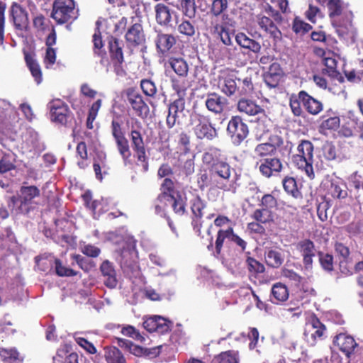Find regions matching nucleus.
I'll return each mask as SVG.
<instances>
[{
  "instance_id": "15",
  "label": "nucleus",
  "mask_w": 363,
  "mask_h": 363,
  "mask_svg": "<svg viewBox=\"0 0 363 363\" xmlns=\"http://www.w3.org/2000/svg\"><path fill=\"white\" fill-rule=\"evenodd\" d=\"M128 101L138 116L143 118L147 116L150 112L149 106L140 94L134 91L128 92Z\"/></svg>"
},
{
  "instance_id": "6",
  "label": "nucleus",
  "mask_w": 363,
  "mask_h": 363,
  "mask_svg": "<svg viewBox=\"0 0 363 363\" xmlns=\"http://www.w3.org/2000/svg\"><path fill=\"white\" fill-rule=\"evenodd\" d=\"M227 131L230 135L233 144L240 145L247 136V125L240 116H233L228 122Z\"/></svg>"
},
{
  "instance_id": "7",
  "label": "nucleus",
  "mask_w": 363,
  "mask_h": 363,
  "mask_svg": "<svg viewBox=\"0 0 363 363\" xmlns=\"http://www.w3.org/2000/svg\"><path fill=\"white\" fill-rule=\"evenodd\" d=\"M172 89L177 94L178 99L169 104L168 112L178 117L179 113H182L184 110L186 84L182 80L172 79Z\"/></svg>"
},
{
  "instance_id": "3",
  "label": "nucleus",
  "mask_w": 363,
  "mask_h": 363,
  "mask_svg": "<svg viewBox=\"0 0 363 363\" xmlns=\"http://www.w3.org/2000/svg\"><path fill=\"white\" fill-rule=\"evenodd\" d=\"M52 17L62 24L77 18V11L73 0H55L53 3Z\"/></svg>"
},
{
  "instance_id": "29",
  "label": "nucleus",
  "mask_w": 363,
  "mask_h": 363,
  "mask_svg": "<svg viewBox=\"0 0 363 363\" xmlns=\"http://www.w3.org/2000/svg\"><path fill=\"white\" fill-rule=\"evenodd\" d=\"M135 256V251L133 244H130L127 248H123L121 252V264L123 268H134L137 267L135 263L134 257Z\"/></svg>"
},
{
  "instance_id": "16",
  "label": "nucleus",
  "mask_w": 363,
  "mask_h": 363,
  "mask_svg": "<svg viewBox=\"0 0 363 363\" xmlns=\"http://www.w3.org/2000/svg\"><path fill=\"white\" fill-rule=\"evenodd\" d=\"M271 143H264L257 145L254 150V157H266L274 154L277 147L283 145L284 140L279 136H274L270 139Z\"/></svg>"
},
{
  "instance_id": "13",
  "label": "nucleus",
  "mask_w": 363,
  "mask_h": 363,
  "mask_svg": "<svg viewBox=\"0 0 363 363\" xmlns=\"http://www.w3.org/2000/svg\"><path fill=\"white\" fill-rule=\"evenodd\" d=\"M51 120L61 124H66L69 118L67 106L60 99H55L48 104Z\"/></svg>"
},
{
  "instance_id": "18",
  "label": "nucleus",
  "mask_w": 363,
  "mask_h": 363,
  "mask_svg": "<svg viewBox=\"0 0 363 363\" xmlns=\"http://www.w3.org/2000/svg\"><path fill=\"white\" fill-rule=\"evenodd\" d=\"M257 167L263 176L270 177L274 173L280 172L283 166L279 159L270 158L260 160Z\"/></svg>"
},
{
  "instance_id": "49",
  "label": "nucleus",
  "mask_w": 363,
  "mask_h": 363,
  "mask_svg": "<svg viewBox=\"0 0 363 363\" xmlns=\"http://www.w3.org/2000/svg\"><path fill=\"white\" fill-rule=\"evenodd\" d=\"M77 154L82 159L81 161H78V162H77L78 166L82 169L85 168L88 165V164L86 162L87 150H86V145L85 142H81L77 145Z\"/></svg>"
},
{
  "instance_id": "41",
  "label": "nucleus",
  "mask_w": 363,
  "mask_h": 363,
  "mask_svg": "<svg viewBox=\"0 0 363 363\" xmlns=\"http://www.w3.org/2000/svg\"><path fill=\"white\" fill-rule=\"evenodd\" d=\"M118 150L121 155L124 163L126 164L131 155L128 142L125 137L115 140Z\"/></svg>"
},
{
  "instance_id": "58",
  "label": "nucleus",
  "mask_w": 363,
  "mask_h": 363,
  "mask_svg": "<svg viewBox=\"0 0 363 363\" xmlns=\"http://www.w3.org/2000/svg\"><path fill=\"white\" fill-rule=\"evenodd\" d=\"M178 30L181 34L193 36L195 33V27L189 21H184L178 26Z\"/></svg>"
},
{
  "instance_id": "24",
  "label": "nucleus",
  "mask_w": 363,
  "mask_h": 363,
  "mask_svg": "<svg viewBox=\"0 0 363 363\" xmlns=\"http://www.w3.org/2000/svg\"><path fill=\"white\" fill-rule=\"evenodd\" d=\"M158 201L164 205L171 206L174 211L178 214H183L185 211V203L182 198L178 195L158 196Z\"/></svg>"
},
{
  "instance_id": "57",
  "label": "nucleus",
  "mask_w": 363,
  "mask_h": 363,
  "mask_svg": "<svg viewBox=\"0 0 363 363\" xmlns=\"http://www.w3.org/2000/svg\"><path fill=\"white\" fill-rule=\"evenodd\" d=\"M14 167L15 165L10 155H5L0 159V173L7 172Z\"/></svg>"
},
{
  "instance_id": "32",
  "label": "nucleus",
  "mask_w": 363,
  "mask_h": 363,
  "mask_svg": "<svg viewBox=\"0 0 363 363\" xmlns=\"http://www.w3.org/2000/svg\"><path fill=\"white\" fill-rule=\"evenodd\" d=\"M226 25V22L219 24L217 21H212L211 26L213 29V32L219 35L220 40L224 45H231L233 43L231 35L233 34L227 30Z\"/></svg>"
},
{
  "instance_id": "46",
  "label": "nucleus",
  "mask_w": 363,
  "mask_h": 363,
  "mask_svg": "<svg viewBox=\"0 0 363 363\" xmlns=\"http://www.w3.org/2000/svg\"><path fill=\"white\" fill-rule=\"evenodd\" d=\"M252 218L261 223H267L272 220V214L270 210L267 208L257 209L252 215Z\"/></svg>"
},
{
  "instance_id": "36",
  "label": "nucleus",
  "mask_w": 363,
  "mask_h": 363,
  "mask_svg": "<svg viewBox=\"0 0 363 363\" xmlns=\"http://www.w3.org/2000/svg\"><path fill=\"white\" fill-rule=\"evenodd\" d=\"M20 200L22 204H28L40 195V190L35 186H22L20 190Z\"/></svg>"
},
{
  "instance_id": "20",
  "label": "nucleus",
  "mask_w": 363,
  "mask_h": 363,
  "mask_svg": "<svg viewBox=\"0 0 363 363\" xmlns=\"http://www.w3.org/2000/svg\"><path fill=\"white\" fill-rule=\"evenodd\" d=\"M133 147L136 152L138 161L143 162L145 171L147 170V163L145 162V150L141 134L137 130H132L130 133Z\"/></svg>"
},
{
  "instance_id": "11",
  "label": "nucleus",
  "mask_w": 363,
  "mask_h": 363,
  "mask_svg": "<svg viewBox=\"0 0 363 363\" xmlns=\"http://www.w3.org/2000/svg\"><path fill=\"white\" fill-rule=\"evenodd\" d=\"M352 18L334 19L332 21V25L335 29L338 36L346 41L354 43L355 41L357 31L352 24Z\"/></svg>"
},
{
  "instance_id": "38",
  "label": "nucleus",
  "mask_w": 363,
  "mask_h": 363,
  "mask_svg": "<svg viewBox=\"0 0 363 363\" xmlns=\"http://www.w3.org/2000/svg\"><path fill=\"white\" fill-rule=\"evenodd\" d=\"M289 297V291L286 286L281 283H276L272 288V301H284Z\"/></svg>"
},
{
  "instance_id": "25",
  "label": "nucleus",
  "mask_w": 363,
  "mask_h": 363,
  "mask_svg": "<svg viewBox=\"0 0 363 363\" xmlns=\"http://www.w3.org/2000/svg\"><path fill=\"white\" fill-rule=\"evenodd\" d=\"M299 99L305 108L311 114H318L323 109L322 104L304 91L299 92Z\"/></svg>"
},
{
  "instance_id": "31",
  "label": "nucleus",
  "mask_w": 363,
  "mask_h": 363,
  "mask_svg": "<svg viewBox=\"0 0 363 363\" xmlns=\"http://www.w3.org/2000/svg\"><path fill=\"white\" fill-rule=\"evenodd\" d=\"M25 60L35 81L38 84H40L43 80L40 66L30 53H25Z\"/></svg>"
},
{
  "instance_id": "61",
  "label": "nucleus",
  "mask_w": 363,
  "mask_h": 363,
  "mask_svg": "<svg viewBox=\"0 0 363 363\" xmlns=\"http://www.w3.org/2000/svg\"><path fill=\"white\" fill-rule=\"evenodd\" d=\"M56 61V51L52 48H47L44 57V64L46 68L52 67Z\"/></svg>"
},
{
  "instance_id": "62",
  "label": "nucleus",
  "mask_w": 363,
  "mask_h": 363,
  "mask_svg": "<svg viewBox=\"0 0 363 363\" xmlns=\"http://www.w3.org/2000/svg\"><path fill=\"white\" fill-rule=\"evenodd\" d=\"M123 335L130 337L135 340L143 341L144 337L131 325H126L121 330Z\"/></svg>"
},
{
  "instance_id": "21",
  "label": "nucleus",
  "mask_w": 363,
  "mask_h": 363,
  "mask_svg": "<svg viewBox=\"0 0 363 363\" xmlns=\"http://www.w3.org/2000/svg\"><path fill=\"white\" fill-rule=\"evenodd\" d=\"M238 110L248 116L262 114L264 118L267 119L264 110L250 99H240L238 103Z\"/></svg>"
},
{
  "instance_id": "59",
  "label": "nucleus",
  "mask_w": 363,
  "mask_h": 363,
  "mask_svg": "<svg viewBox=\"0 0 363 363\" xmlns=\"http://www.w3.org/2000/svg\"><path fill=\"white\" fill-rule=\"evenodd\" d=\"M172 325L171 321L157 315V330L156 333L160 334H164L169 331Z\"/></svg>"
},
{
  "instance_id": "47",
  "label": "nucleus",
  "mask_w": 363,
  "mask_h": 363,
  "mask_svg": "<svg viewBox=\"0 0 363 363\" xmlns=\"http://www.w3.org/2000/svg\"><path fill=\"white\" fill-rule=\"evenodd\" d=\"M228 7V0H213L211 8V13L215 18H217L219 15H221Z\"/></svg>"
},
{
  "instance_id": "33",
  "label": "nucleus",
  "mask_w": 363,
  "mask_h": 363,
  "mask_svg": "<svg viewBox=\"0 0 363 363\" xmlns=\"http://www.w3.org/2000/svg\"><path fill=\"white\" fill-rule=\"evenodd\" d=\"M104 357L107 363H126L123 354L116 347H104Z\"/></svg>"
},
{
  "instance_id": "19",
  "label": "nucleus",
  "mask_w": 363,
  "mask_h": 363,
  "mask_svg": "<svg viewBox=\"0 0 363 363\" xmlns=\"http://www.w3.org/2000/svg\"><path fill=\"white\" fill-rule=\"evenodd\" d=\"M100 271L104 277V284L110 289L116 288L118 280L113 264L108 260L104 261L100 266Z\"/></svg>"
},
{
  "instance_id": "30",
  "label": "nucleus",
  "mask_w": 363,
  "mask_h": 363,
  "mask_svg": "<svg viewBox=\"0 0 363 363\" xmlns=\"http://www.w3.org/2000/svg\"><path fill=\"white\" fill-rule=\"evenodd\" d=\"M175 43L174 37L170 34L159 33L155 39L157 48L162 53L169 51Z\"/></svg>"
},
{
  "instance_id": "63",
  "label": "nucleus",
  "mask_w": 363,
  "mask_h": 363,
  "mask_svg": "<svg viewBox=\"0 0 363 363\" xmlns=\"http://www.w3.org/2000/svg\"><path fill=\"white\" fill-rule=\"evenodd\" d=\"M247 263L250 271L255 273H262L264 272V266L258 261L252 257H248Z\"/></svg>"
},
{
  "instance_id": "40",
  "label": "nucleus",
  "mask_w": 363,
  "mask_h": 363,
  "mask_svg": "<svg viewBox=\"0 0 363 363\" xmlns=\"http://www.w3.org/2000/svg\"><path fill=\"white\" fill-rule=\"evenodd\" d=\"M0 356L4 361L9 362H21L23 358L20 357L18 352L15 348H0Z\"/></svg>"
},
{
  "instance_id": "17",
  "label": "nucleus",
  "mask_w": 363,
  "mask_h": 363,
  "mask_svg": "<svg viewBox=\"0 0 363 363\" xmlns=\"http://www.w3.org/2000/svg\"><path fill=\"white\" fill-rule=\"evenodd\" d=\"M297 250L303 257V262L306 269H311L313 264V258L315 255L314 244L310 240H304L297 244Z\"/></svg>"
},
{
  "instance_id": "43",
  "label": "nucleus",
  "mask_w": 363,
  "mask_h": 363,
  "mask_svg": "<svg viewBox=\"0 0 363 363\" xmlns=\"http://www.w3.org/2000/svg\"><path fill=\"white\" fill-rule=\"evenodd\" d=\"M284 190L293 197L297 199L301 197V192L297 188L296 182L293 177H286L283 180Z\"/></svg>"
},
{
  "instance_id": "64",
  "label": "nucleus",
  "mask_w": 363,
  "mask_h": 363,
  "mask_svg": "<svg viewBox=\"0 0 363 363\" xmlns=\"http://www.w3.org/2000/svg\"><path fill=\"white\" fill-rule=\"evenodd\" d=\"M346 230L352 236L359 235L363 233V224L360 223H351L347 225Z\"/></svg>"
},
{
  "instance_id": "10",
  "label": "nucleus",
  "mask_w": 363,
  "mask_h": 363,
  "mask_svg": "<svg viewBox=\"0 0 363 363\" xmlns=\"http://www.w3.org/2000/svg\"><path fill=\"white\" fill-rule=\"evenodd\" d=\"M166 65L170 67L177 74V76L172 75L170 77L171 86H172V79L182 80L186 83L187 90L189 84L188 81L185 79L189 72V65L186 61L182 57L172 56L167 59Z\"/></svg>"
},
{
  "instance_id": "50",
  "label": "nucleus",
  "mask_w": 363,
  "mask_h": 363,
  "mask_svg": "<svg viewBox=\"0 0 363 363\" xmlns=\"http://www.w3.org/2000/svg\"><path fill=\"white\" fill-rule=\"evenodd\" d=\"M293 30L297 33L303 35L312 29V26L298 18H295L293 22Z\"/></svg>"
},
{
  "instance_id": "23",
  "label": "nucleus",
  "mask_w": 363,
  "mask_h": 363,
  "mask_svg": "<svg viewBox=\"0 0 363 363\" xmlns=\"http://www.w3.org/2000/svg\"><path fill=\"white\" fill-rule=\"evenodd\" d=\"M257 21L264 31L274 39H279L281 38V32L278 29L274 22L269 17L265 16H257Z\"/></svg>"
},
{
  "instance_id": "51",
  "label": "nucleus",
  "mask_w": 363,
  "mask_h": 363,
  "mask_svg": "<svg viewBox=\"0 0 363 363\" xmlns=\"http://www.w3.org/2000/svg\"><path fill=\"white\" fill-rule=\"evenodd\" d=\"M74 340L76 342L82 347L84 350H86L89 354H96V348L94 347V345L89 342L87 340L82 337H79L77 335V334H75L74 336Z\"/></svg>"
},
{
  "instance_id": "14",
  "label": "nucleus",
  "mask_w": 363,
  "mask_h": 363,
  "mask_svg": "<svg viewBox=\"0 0 363 363\" xmlns=\"http://www.w3.org/2000/svg\"><path fill=\"white\" fill-rule=\"evenodd\" d=\"M328 8L331 21L342 18H353L352 12L348 9L347 4H345L342 0H328Z\"/></svg>"
},
{
  "instance_id": "5",
  "label": "nucleus",
  "mask_w": 363,
  "mask_h": 363,
  "mask_svg": "<svg viewBox=\"0 0 363 363\" xmlns=\"http://www.w3.org/2000/svg\"><path fill=\"white\" fill-rule=\"evenodd\" d=\"M241 79L234 73H223L218 78V88L228 97L238 96Z\"/></svg>"
},
{
  "instance_id": "37",
  "label": "nucleus",
  "mask_w": 363,
  "mask_h": 363,
  "mask_svg": "<svg viewBox=\"0 0 363 363\" xmlns=\"http://www.w3.org/2000/svg\"><path fill=\"white\" fill-rule=\"evenodd\" d=\"M157 22L160 25H167L171 21V13L169 7L162 4H158L155 8Z\"/></svg>"
},
{
  "instance_id": "27",
  "label": "nucleus",
  "mask_w": 363,
  "mask_h": 363,
  "mask_svg": "<svg viewBox=\"0 0 363 363\" xmlns=\"http://www.w3.org/2000/svg\"><path fill=\"white\" fill-rule=\"evenodd\" d=\"M342 61V65H345V60H341L340 57L335 55L334 52H325L323 58V62L328 69L329 75L332 77L336 76L339 74L337 69V64Z\"/></svg>"
},
{
  "instance_id": "35",
  "label": "nucleus",
  "mask_w": 363,
  "mask_h": 363,
  "mask_svg": "<svg viewBox=\"0 0 363 363\" xmlns=\"http://www.w3.org/2000/svg\"><path fill=\"white\" fill-rule=\"evenodd\" d=\"M118 40L111 38L108 42L111 57L116 63L121 65L123 62L122 47Z\"/></svg>"
},
{
  "instance_id": "55",
  "label": "nucleus",
  "mask_w": 363,
  "mask_h": 363,
  "mask_svg": "<svg viewBox=\"0 0 363 363\" xmlns=\"http://www.w3.org/2000/svg\"><path fill=\"white\" fill-rule=\"evenodd\" d=\"M162 193L158 196H174L176 195V192L174 189L173 182L168 178L164 179L161 186Z\"/></svg>"
},
{
  "instance_id": "45",
  "label": "nucleus",
  "mask_w": 363,
  "mask_h": 363,
  "mask_svg": "<svg viewBox=\"0 0 363 363\" xmlns=\"http://www.w3.org/2000/svg\"><path fill=\"white\" fill-rule=\"evenodd\" d=\"M219 155L220 150L216 147H211L203 155V162L211 168L214 164L220 161L218 159Z\"/></svg>"
},
{
  "instance_id": "4",
  "label": "nucleus",
  "mask_w": 363,
  "mask_h": 363,
  "mask_svg": "<svg viewBox=\"0 0 363 363\" xmlns=\"http://www.w3.org/2000/svg\"><path fill=\"white\" fill-rule=\"evenodd\" d=\"M326 328L315 315L311 316L306 324L304 337L310 346H315L326 337Z\"/></svg>"
},
{
  "instance_id": "8",
  "label": "nucleus",
  "mask_w": 363,
  "mask_h": 363,
  "mask_svg": "<svg viewBox=\"0 0 363 363\" xmlns=\"http://www.w3.org/2000/svg\"><path fill=\"white\" fill-rule=\"evenodd\" d=\"M234 169L231 168L229 164L225 161L220 160L216 162L210 168V174L212 178L216 179V186L223 190H228V186L223 182H230L231 173Z\"/></svg>"
},
{
  "instance_id": "48",
  "label": "nucleus",
  "mask_w": 363,
  "mask_h": 363,
  "mask_svg": "<svg viewBox=\"0 0 363 363\" xmlns=\"http://www.w3.org/2000/svg\"><path fill=\"white\" fill-rule=\"evenodd\" d=\"M55 268L56 274L59 277H73L77 274V272L63 265L62 262L58 259L55 260Z\"/></svg>"
},
{
  "instance_id": "42",
  "label": "nucleus",
  "mask_w": 363,
  "mask_h": 363,
  "mask_svg": "<svg viewBox=\"0 0 363 363\" xmlns=\"http://www.w3.org/2000/svg\"><path fill=\"white\" fill-rule=\"evenodd\" d=\"M83 199L87 208L91 210L93 213V216L96 218L97 216H99L101 213V201H91V194L89 191H86L83 195Z\"/></svg>"
},
{
  "instance_id": "44",
  "label": "nucleus",
  "mask_w": 363,
  "mask_h": 363,
  "mask_svg": "<svg viewBox=\"0 0 363 363\" xmlns=\"http://www.w3.org/2000/svg\"><path fill=\"white\" fill-rule=\"evenodd\" d=\"M191 209L195 218H201L203 216L202 211L205 207V203L201 199L196 195L190 200Z\"/></svg>"
},
{
  "instance_id": "39",
  "label": "nucleus",
  "mask_w": 363,
  "mask_h": 363,
  "mask_svg": "<svg viewBox=\"0 0 363 363\" xmlns=\"http://www.w3.org/2000/svg\"><path fill=\"white\" fill-rule=\"evenodd\" d=\"M211 363H239L238 352L230 350L221 352L213 359Z\"/></svg>"
},
{
  "instance_id": "56",
  "label": "nucleus",
  "mask_w": 363,
  "mask_h": 363,
  "mask_svg": "<svg viewBox=\"0 0 363 363\" xmlns=\"http://www.w3.org/2000/svg\"><path fill=\"white\" fill-rule=\"evenodd\" d=\"M82 252L90 257H97L100 253L101 250L91 244H84L81 246Z\"/></svg>"
},
{
  "instance_id": "28",
  "label": "nucleus",
  "mask_w": 363,
  "mask_h": 363,
  "mask_svg": "<svg viewBox=\"0 0 363 363\" xmlns=\"http://www.w3.org/2000/svg\"><path fill=\"white\" fill-rule=\"evenodd\" d=\"M235 41L241 48L247 49L254 53H258L261 50L259 43L250 38L244 33H238L235 35Z\"/></svg>"
},
{
  "instance_id": "60",
  "label": "nucleus",
  "mask_w": 363,
  "mask_h": 363,
  "mask_svg": "<svg viewBox=\"0 0 363 363\" xmlns=\"http://www.w3.org/2000/svg\"><path fill=\"white\" fill-rule=\"evenodd\" d=\"M230 228H228L227 230H220L218 232V236L216 241V249L217 253H220L224 240L228 239L230 240V236L228 235L230 234Z\"/></svg>"
},
{
  "instance_id": "34",
  "label": "nucleus",
  "mask_w": 363,
  "mask_h": 363,
  "mask_svg": "<svg viewBox=\"0 0 363 363\" xmlns=\"http://www.w3.org/2000/svg\"><path fill=\"white\" fill-rule=\"evenodd\" d=\"M264 258L268 266L273 268L279 267L284 262V256L281 252L276 250H269L265 252Z\"/></svg>"
},
{
  "instance_id": "12",
  "label": "nucleus",
  "mask_w": 363,
  "mask_h": 363,
  "mask_svg": "<svg viewBox=\"0 0 363 363\" xmlns=\"http://www.w3.org/2000/svg\"><path fill=\"white\" fill-rule=\"evenodd\" d=\"M333 343L348 358H350L352 355L359 350V347L353 337L345 333H340L336 335Z\"/></svg>"
},
{
  "instance_id": "9",
  "label": "nucleus",
  "mask_w": 363,
  "mask_h": 363,
  "mask_svg": "<svg viewBox=\"0 0 363 363\" xmlns=\"http://www.w3.org/2000/svg\"><path fill=\"white\" fill-rule=\"evenodd\" d=\"M228 100L216 92L207 93L205 96V106L214 115L220 116L228 110Z\"/></svg>"
},
{
  "instance_id": "2",
  "label": "nucleus",
  "mask_w": 363,
  "mask_h": 363,
  "mask_svg": "<svg viewBox=\"0 0 363 363\" xmlns=\"http://www.w3.org/2000/svg\"><path fill=\"white\" fill-rule=\"evenodd\" d=\"M192 130L198 139L212 140L218 137V132L208 116L194 112L189 121Z\"/></svg>"
},
{
  "instance_id": "26",
  "label": "nucleus",
  "mask_w": 363,
  "mask_h": 363,
  "mask_svg": "<svg viewBox=\"0 0 363 363\" xmlns=\"http://www.w3.org/2000/svg\"><path fill=\"white\" fill-rule=\"evenodd\" d=\"M11 12L15 27L19 30L24 29L28 24L26 11L19 5L15 4L12 5Z\"/></svg>"
},
{
  "instance_id": "22",
  "label": "nucleus",
  "mask_w": 363,
  "mask_h": 363,
  "mask_svg": "<svg viewBox=\"0 0 363 363\" xmlns=\"http://www.w3.org/2000/svg\"><path fill=\"white\" fill-rule=\"evenodd\" d=\"M125 39L130 46H136L145 41V35L142 26L140 23H134L128 30Z\"/></svg>"
},
{
  "instance_id": "53",
  "label": "nucleus",
  "mask_w": 363,
  "mask_h": 363,
  "mask_svg": "<svg viewBox=\"0 0 363 363\" xmlns=\"http://www.w3.org/2000/svg\"><path fill=\"white\" fill-rule=\"evenodd\" d=\"M323 154L326 160H333L337 157V151L333 143H326L323 146Z\"/></svg>"
},
{
  "instance_id": "1",
  "label": "nucleus",
  "mask_w": 363,
  "mask_h": 363,
  "mask_svg": "<svg viewBox=\"0 0 363 363\" xmlns=\"http://www.w3.org/2000/svg\"><path fill=\"white\" fill-rule=\"evenodd\" d=\"M294 165L301 169L310 178H314L313 145L308 140H302L297 147V153L293 156Z\"/></svg>"
},
{
  "instance_id": "52",
  "label": "nucleus",
  "mask_w": 363,
  "mask_h": 363,
  "mask_svg": "<svg viewBox=\"0 0 363 363\" xmlns=\"http://www.w3.org/2000/svg\"><path fill=\"white\" fill-rule=\"evenodd\" d=\"M140 87L143 93L149 96H153L157 92V88L155 83L150 79L141 80Z\"/></svg>"
},
{
  "instance_id": "54",
  "label": "nucleus",
  "mask_w": 363,
  "mask_h": 363,
  "mask_svg": "<svg viewBox=\"0 0 363 363\" xmlns=\"http://www.w3.org/2000/svg\"><path fill=\"white\" fill-rule=\"evenodd\" d=\"M319 261L321 267L326 271L333 269V257L331 255L319 252Z\"/></svg>"
}]
</instances>
